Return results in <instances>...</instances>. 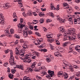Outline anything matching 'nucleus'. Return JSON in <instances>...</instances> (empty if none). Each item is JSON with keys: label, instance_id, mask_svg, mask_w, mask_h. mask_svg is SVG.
<instances>
[{"label": "nucleus", "instance_id": "nucleus-7", "mask_svg": "<svg viewBox=\"0 0 80 80\" xmlns=\"http://www.w3.org/2000/svg\"><path fill=\"white\" fill-rule=\"evenodd\" d=\"M77 19H74V20L75 24H77V23L78 24H80V17L77 18Z\"/></svg>", "mask_w": 80, "mask_h": 80}, {"label": "nucleus", "instance_id": "nucleus-47", "mask_svg": "<svg viewBox=\"0 0 80 80\" xmlns=\"http://www.w3.org/2000/svg\"><path fill=\"white\" fill-rule=\"evenodd\" d=\"M73 67L75 68H79L80 67L76 65H73Z\"/></svg>", "mask_w": 80, "mask_h": 80}, {"label": "nucleus", "instance_id": "nucleus-16", "mask_svg": "<svg viewBox=\"0 0 80 80\" xmlns=\"http://www.w3.org/2000/svg\"><path fill=\"white\" fill-rule=\"evenodd\" d=\"M64 64H65L67 66H69L70 68L72 67V65L70 64L67 61H66L65 62H63Z\"/></svg>", "mask_w": 80, "mask_h": 80}, {"label": "nucleus", "instance_id": "nucleus-25", "mask_svg": "<svg viewBox=\"0 0 80 80\" xmlns=\"http://www.w3.org/2000/svg\"><path fill=\"white\" fill-rule=\"evenodd\" d=\"M68 43V42H66L62 44V46H63V47H65Z\"/></svg>", "mask_w": 80, "mask_h": 80}, {"label": "nucleus", "instance_id": "nucleus-23", "mask_svg": "<svg viewBox=\"0 0 80 80\" xmlns=\"http://www.w3.org/2000/svg\"><path fill=\"white\" fill-rule=\"evenodd\" d=\"M41 76H44L45 74H46V72L44 71H42L41 72Z\"/></svg>", "mask_w": 80, "mask_h": 80}, {"label": "nucleus", "instance_id": "nucleus-34", "mask_svg": "<svg viewBox=\"0 0 80 80\" xmlns=\"http://www.w3.org/2000/svg\"><path fill=\"white\" fill-rule=\"evenodd\" d=\"M28 70L29 72H32L33 71V69L30 68H28Z\"/></svg>", "mask_w": 80, "mask_h": 80}, {"label": "nucleus", "instance_id": "nucleus-21", "mask_svg": "<svg viewBox=\"0 0 80 80\" xmlns=\"http://www.w3.org/2000/svg\"><path fill=\"white\" fill-rule=\"evenodd\" d=\"M63 6L65 7L64 8H68V4L67 3H64L63 4Z\"/></svg>", "mask_w": 80, "mask_h": 80}, {"label": "nucleus", "instance_id": "nucleus-52", "mask_svg": "<svg viewBox=\"0 0 80 80\" xmlns=\"http://www.w3.org/2000/svg\"><path fill=\"white\" fill-rule=\"evenodd\" d=\"M28 32L29 35H31V34H32V31H31V30H29V31L28 30Z\"/></svg>", "mask_w": 80, "mask_h": 80}, {"label": "nucleus", "instance_id": "nucleus-39", "mask_svg": "<svg viewBox=\"0 0 80 80\" xmlns=\"http://www.w3.org/2000/svg\"><path fill=\"white\" fill-rule=\"evenodd\" d=\"M80 48V46H79L78 45L75 47V49L76 50H78Z\"/></svg>", "mask_w": 80, "mask_h": 80}, {"label": "nucleus", "instance_id": "nucleus-56", "mask_svg": "<svg viewBox=\"0 0 80 80\" xmlns=\"http://www.w3.org/2000/svg\"><path fill=\"white\" fill-rule=\"evenodd\" d=\"M63 35H64V36H66V35H67V34H69V33H67V30H66V32H63Z\"/></svg>", "mask_w": 80, "mask_h": 80}, {"label": "nucleus", "instance_id": "nucleus-20", "mask_svg": "<svg viewBox=\"0 0 80 80\" xmlns=\"http://www.w3.org/2000/svg\"><path fill=\"white\" fill-rule=\"evenodd\" d=\"M19 26H18V27L19 28H23V27H25V25L24 24L20 25V24H19Z\"/></svg>", "mask_w": 80, "mask_h": 80}, {"label": "nucleus", "instance_id": "nucleus-14", "mask_svg": "<svg viewBox=\"0 0 80 80\" xmlns=\"http://www.w3.org/2000/svg\"><path fill=\"white\" fill-rule=\"evenodd\" d=\"M63 77L65 79L67 80V78L68 77V75L67 73L66 72H64L63 73Z\"/></svg>", "mask_w": 80, "mask_h": 80}, {"label": "nucleus", "instance_id": "nucleus-8", "mask_svg": "<svg viewBox=\"0 0 80 80\" xmlns=\"http://www.w3.org/2000/svg\"><path fill=\"white\" fill-rule=\"evenodd\" d=\"M30 55L28 54L26 55V57L24 58V59L23 60V62L26 63V62H27V61L30 59Z\"/></svg>", "mask_w": 80, "mask_h": 80}, {"label": "nucleus", "instance_id": "nucleus-37", "mask_svg": "<svg viewBox=\"0 0 80 80\" xmlns=\"http://www.w3.org/2000/svg\"><path fill=\"white\" fill-rule=\"evenodd\" d=\"M38 22V21L37 20H34L32 21V23L34 24H37Z\"/></svg>", "mask_w": 80, "mask_h": 80}, {"label": "nucleus", "instance_id": "nucleus-50", "mask_svg": "<svg viewBox=\"0 0 80 80\" xmlns=\"http://www.w3.org/2000/svg\"><path fill=\"white\" fill-rule=\"evenodd\" d=\"M35 33L36 35H37V36H38L39 37H40L41 35L40 33H39V32H36Z\"/></svg>", "mask_w": 80, "mask_h": 80}, {"label": "nucleus", "instance_id": "nucleus-43", "mask_svg": "<svg viewBox=\"0 0 80 80\" xmlns=\"http://www.w3.org/2000/svg\"><path fill=\"white\" fill-rule=\"evenodd\" d=\"M16 71V70L14 69H12L11 70V72L12 73H15V72Z\"/></svg>", "mask_w": 80, "mask_h": 80}, {"label": "nucleus", "instance_id": "nucleus-24", "mask_svg": "<svg viewBox=\"0 0 80 80\" xmlns=\"http://www.w3.org/2000/svg\"><path fill=\"white\" fill-rule=\"evenodd\" d=\"M37 64V62H34L32 64V65L31 67L32 68H33V67H35V65H36Z\"/></svg>", "mask_w": 80, "mask_h": 80}, {"label": "nucleus", "instance_id": "nucleus-12", "mask_svg": "<svg viewBox=\"0 0 80 80\" xmlns=\"http://www.w3.org/2000/svg\"><path fill=\"white\" fill-rule=\"evenodd\" d=\"M48 72L50 75V77H52L54 76V72L51 71H48Z\"/></svg>", "mask_w": 80, "mask_h": 80}, {"label": "nucleus", "instance_id": "nucleus-31", "mask_svg": "<svg viewBox=\"0 0 80 80\" xmlns=\"http://www.w3.org/2000/svg\"><path fill=\"white\" fill-rule=\"evenodd\" d=\"M14 29H10V32L11 34H13L14 33Z\"/></svg>", "mask_w": 80, "mask_h": 80}, {"label": "nucleus", "instance_id": "nucleus-36", "mask_svg": "<svg viewBox=\"0 0 80 80\" xmlns=\"http://www.w3.org/2000/svg\"><path fill=\"white\" fill-rule=\"evenodd\" d=\"M55 43L57 45H59L60 44V42L58 40H56Z\"/></svg>", "mask_w": 80, "mask_h": 80}, {"label": "nucleus", "instance_id": "nucleus-53", "mask_svg": "<svg viewBox=\"0 0 80 80\" xmlns=\"http://www.w3.org/2000/svg\"><path fill=\"white\" fill-rule=\"evenodd\" d=\"M52 22V20L49 19H48L46 21V23H48L49 22Z\"/></svg>", "mask_w": 80, "mask_h": 80}, {"label": "nucleus", "instance_id": "nucleus-17", "mask_svg": "<svg viewBox=\"0 0 80 80\" xmlns=\"http://www.w3.org/2000/svg\"><path fill=\"white\" fill-rule=\"evenodd\" d=\"M50 7L51 10H55V7H54L53 3H51Z\"/></svg>", "mask_w": 80, "mask_h": 80}, {"label": "nucleus", "instance_id": "nucleus-58", "mask_svg": "<svg viewBox=\"0 0 80 80\" xmlns=\"http://www.w3.org/2000/svg\"><path fill=\"white\" fill-rule=\"evenodd\" d=\"M46 78H47L48 79H50L51 78V77H50V76H49L48 75H47L46 76Z\"/></svg>", "mask_w": 80, "mask_h": 80}, {"label": "nucleus", "instance_id": "nucleus-4", "mask_svg": "<svg viewBox=\"0 0 80 80\" xmlns=\"http://www.w3.org/2000/svg\"><path fill=\"white\" fill-rule=\"evenodd\" d=\"M56 17L57 20L59 21L61 23H64V22H65V19L60 18L58 15H57Z\"/></svg>", "mask_w": 80, "mask_h": 80}, {"label": "nucleus", "instance_id": "nucleus-1", "mask_svg": "<svg viewBox=\"0 0 80 80\" xmlns=\"http://www.w3.org/2000/svg\"><path fill=\"white\" fill-rule=\"evenodd\" d=\"M28 48V47L26 44H24L22 46V49L20 50V53L19 55V57L20 58V59L21 60H24L25 58V57L24 56V54L25 53V51L27 50Z\"/></svg>", "mask_w": 80, "mask_h": 80}, {"label": "nucleus", "instance_id": "nucleus-35", "mask_svg": "<svg viewBox=\"0 0 80 80\" xmlns=\"http://www.w3.org/2000/svg\"><path fill=\"white\" fill-rule=\"evenodd\" d=\"M46 36L47 37V38H52L51 35L48 34L46 35Z\"/></svg>", "mask_w": 80, "mask_h": 80}, {"label": "nucleus", "instance_id": "nucleus-18", "mask_svg": "<svg viewBox=\"0 0 80 80\" xmlns=\"http://www.w3.org/2000/svg\"><path fill=\"white\" fill-rule=\"evenodd\" d=\"M69 19L68 21L69 24L70 25H72L73 24V21H72V18H68Z\"/></svg>", "mask_w": 80, "mask_h": 80}, {"label": "nucleus", "instance_id": "nucleus-13", "mask_svg": "<svg viewBox=\"0 0 80 80\" xmlns=\"http://www.w3.org/2000/svg\"><path fill=\"white\" fill-rule=\"evenodd\" d=\"M12 34L11 33H10L9 32H8V31H6V35L9 37V38H10V37H12Z\"/></svg>", "mask_w": 80, "mask_h": 80}, {"label": "nucleus", "instance_id": "nucleus-38", "mask_svg": "<svg viewBox=\"0 0 80 80\" xmlns=\"http://www.w3.org/2000/svg\"><path fill=\"white\" fill-rule=\"evenodd\" d=\"M12 50H10L9 49H7V50H5L4 51V52L5 53H8V52H10V51H11Z\"/></svg>", "mask_w": 80, "mask_h": 80}, {"label": "nucleus", "instance_id": "nucleus-15", "mask_svg": "<svg viewBox=\"0 0 80 80\" xmlns=\"http://www.w3.org/2000/svg\"><path fill=\"white\" fill-rule=\"evenodd\" d=\"M16 67L18 68H20L22 70H23V66L22 65H17Z\"/></svg>", "mask_w": 80, "mask_h": 80}, {"label": "nucleus", "instance_id": "nucleus-6", "mask_svg": "<svg viewBox=\"0 0 80 80\" xmlns=\"http://www.w3.org/2000/svg\"><path fill=\"white\" fill-rule=\"evenodd\" d=\"M3 6L5 8V9H8V8H10L11 7V5H10V4L8 3L6 4H4L3 5Z\"/></svg>", "mask_w": 80, "mask_h": 80}, {"label": "nucleus", "instance_id": "nucleus-62", "mask_svg": "<svg viewBox=\"0 0 80 80\" xmlns=\"http://www.w3.org/2000/svg\"><path fill=\"white\" fill-rule=\"evenodd\" d=\"M29 28L31 30H33V26H32V25H31V26H29Z\"/></svg>", "mask_w": 80, "mask_h": 80}, {"label": "nucleus", "instance_id": "nucleus-60", "mask_svg": "<svg viewBox=\"0 0 80 80\" xmlns=\"http://www.w3.org/2000/svg\"><path fill=\"white\" fill-rule=\"evenodd\" d=\"M49 15L52 18L54 17V15L53 14V13L52 12Z\"/></svg>", "mask_w": 80, "mask_h": 80}, {"label": "nucleus", "instance_id": "nucleus-22", "mask_svg": "<svg viewBox=\"0 0 80 80\" xmlns=\"http://www.w3.org/2000/svg\"><path fill=\"white\" fill-rule=\"evenodd\" d=\"M17 2H18V4L19 5H20V6L21 7H22L23 5H22V3H21L22 2V0H17Z\"/></svg>", "mask_w": 80, "mask_h": 80}, {"label": "nucleus", "instance_id": "nucleus-30", "mask_svg": "<svg viewBox=\"0 0 80 80\" xmlns=\"http://www.w3.org/2000/svg\"><path fill=\"white\" fill-rule=\"evenodd\" d=\"M37 42L38 43H35V44L36 45H39V44H40V43H41L40 41L39 40H37Z\"/></svg>", "mask_w": 80, "mask_h": 80}, {"label": "nucleus", "instance_id": "nucleus-40", "mask_svg": "<svg viewBox=\"0 0 80 80\" xmlns=\"http://www.w3.org/2000/svg\"><path fill=\"white\" fill-rule=\"evenodd\" d=\"M9 77L10 79H13V76L12 74H10L9 76Z\"/></svg>", "mask_w": 80, "mask_h": 80}, {"label": "nucleus", "instance_id": "nucleus-51", "mask_svg": "<svg viewBox=\"0 0 80 80\" xmlns=\"http://www.w3.org/2000/svg\"><path fill=\"white\" fill-rule=\"evenodd\" d=\"M50 47L51 48V50H53V49H54V48H53V46L51 44H50Z\"/></svg>", "mask_w": 80, "mask_h": 80}, {"label": "nucleus", "instance_id": "nucleus-27", "mask_svg": "<svg viewBox=\"0 0 80 80\" xmlns=\"http://www.w3.org/2000/svg\"><path fill=\"white\" fill-rule=\"evenodd\" d=\"M36 77L38 80H42V77L38 76V75H36Z\"/></svg>", "mask_w": 80, "mask_h": 80}, {"label": "nucleus", "instance_id": "nucleus-26", "mask_svg": "<svg viewBox=\"0 0 80 80\" xmlns=\"http://www.w3.org/2000/svg\"><path fill=\"white\" fill-rule=\"evenodd\" d=\"M36 58L37 56L35 55V54L32 55V59H35V58Z\"/></svg>", "mask_w": 80, "mask_h": 80}, {"label": "nucleus", "instance_id": "nucleus-48", "mask_svg": "<svg viewBox=\"0 0 80 80\" xmlns=\"http://www.w3.org/2000/svg\"><path fill=\"white\" fill-rule=\"evenodd\" d=\"M18 40H17L16 41L14 44L13 45V46H15V45H17V44H18Z\"/></svg>", "mask_w": 80, "mask_h": 80}, {"label": "nucleus", "instance_id": "nucleus-42", "mask_svg": "<svg viewBox=\"0 0 80 80\" xmlns=\"http://www.w3.org/2000/svg\"><path fill=\"white\" fill-rule=\"evenodd\" d=\"M3 14L2 13H0V18L1 19H3Z\"/></svg>", "mask_w": 80, "mask_h": 80}, {"label": "nucleus", "instance_id": "nucleus-57", "mask_svg": "<svg viewBox=\"0 0 80 80\" xmlns=\"http://www.w3.org/2000/svg\"><path fill=\"white\" fill-rule=\"evenodd\" d=\"M14 37H15V38H20V36H18V35L16 34L14 35Z\"/></svg>", "mask_w": 80, "mask_h": 80}, {"label": "nucleus", "instance_id": "nucleus-64", "mask_svg": "<svg viewBox=\"0 0 80 80\" xmlns=\"http://www.w3.org/2000/svg\"><path fill=\"white\" fill-rule=\"evenodd\" d=\"M77 37L79 39H80V33L77 35Z\"/></svg>", "mask_w": 80, "mask_h": 80}, {"label": "nucleus", "instance_id": "nucleus-46", "mask_svg": "<svg viewBox=\"0 0 80 80\" xmlns=\"http://www.w3.org/2000/svg\"><path fill=\"white\" fill-rule=\"evenodd\" d=\"M69 70H70L71 72H74V70H73V68H72V67H69Z\"/></svg>", "mask_w": 80, "mask_h": 80}, {"label": "nucleus", "instance_id": "nucleus-29", "mask_svg": "<svg viewBox=\"0 0 80 80\" xmlns=\"http://www.w3.org/2000/svg\"><path fill=\"white\" fill-rule=\"evenodd\" d=\"M34 54L35 55H36V56H37L38 57L40 56V53H39L38 52H35Z\"/></svg>", "mask_w": 80, "mask_h": 80}, {"label": "nucleus", "instance_id": "nucleus-49", "mask_svg": "<svg viewBox=\"0 0 80 80\" xmlns=\"http://www.w3.org/2000/svg\"><path fill=\"white\" fill-rule=\"evenodd\" d=\"M43 68H45V66H42L39 68V69L40 70H42V69H43Z\"/></svg>", "mask_w": 80, "mask_h": 80}, {"label": "nucleus", "instance_id": "nucleus-44", "mask_svg": "<svg viewBox=\"0 0 80 80\" xmlns=\"http://www.w3.org/2000/svg\"><path fill=\"white\" fill-rule=\"evenodd\" d=\"M43 20H44V19L43 18L39 20V22H40V23H43L44 22Z\"/></svg>", "mask_w": 80, "mask_h": 80}, {"label": "nucleus", "instance_id": "nucleus-63", "mask_svg": "<svg viewBox=\"0 0 80 80\" xmlns=\"http://www.w3.org/2000/svg\"><path fill=\"white\" fill-rule=\"evenodd\" d=\"M41 52H47V49H42L41 50Z\"/></svg>", "mask_w": 80, "mask_h": 80}, {"label": "nucleus", "instance_id": "nucleus-55", "mask_svg": "<svg viewBox=\"0 0 80 80\" xmlns=\"http://www.w3.org/2000/svg\"><path fill=\"white\" fill-rule=\"evenodd\" d=\"M13 18H17V15H16V13L15 12H14L13 13Z\"/></svg>", "mask_w": 80, "mask_h": 80}, {"label": "nucleus", "instance_id": "nucleus-61", "mask_svg": "<svg viewBox=\"0 0 80 80\" xmlns=\"http://www.w3.org/2000/svg\"><path fill=\"white\" fill-rule=\"evenodd\" d=\"M31 62H32V60L30 58L26 61V62H27L28 63H30Z\"/></svg>", "mask_w": 80, "mask_h": 80}, {"label": "nucleus", "instance_id": "nucleus-5", "mask_svg": "<svg viewBox=\"0 0 80 80\" xmlns=\"http://www.w3.org/2000/svg\"><path fill=\"white\" fill-rule=\"evenodd\" d=\"M49 57H48V58H47L46 59V62L48 63L50 62L51 60H53V56L51 55H49Z\"/></svg>", "mask_w": 80, "mask_h": 80}, {"label": "nucleus", "instance_id": "nucleus-45", "mask_svg": "<svg viewBox=\"0 0 80 80\" xmlns=\"http://www.w3.org/2000/svg\"><path fill=\"white\" fill-rule=\"evenodd\" d=\"M67 9L69 10V11H70L71 12H72L73 11V9L72 7H70L69 8H67Z\"/></svg>", "mask_w": 80, "mask_h": 80}, {"label": "nucleus", "instance_id": "nucleus-59", "mask_svg": "<svg viewBox=\"0 0 80 80\" xmlns=\"http://www.w3.org/2000/svg\"><path fill=\"white\" fill-rule=\"evenodd\" d=\"M76 75L77 77H80V72H76Z\"/></svg>", "mask_w": 80, "mask_h": 80}, {"label": "nucleus", "instance_id": "nucleus-54", "mask_svg": "<svg viewBox=\"0 0 80 80\" xmlns=\"http://www.w3.org/2000/svg\"><path fill=\"white\" fill-rule=\"evenodd\" d=\"M23 19L22 18H20V23H23Z\"/></svg>", "mask_w": 80, "mask_h": 80}, {"label": "nucleus", "instance_id": "nucleus-33", "mask_svg": "<svg viewBox=\"0 0 80 80\" xmlns=\"http://www.w3.org/2000/svg\"><path fill=\"white\" fill-rule=\"evenodd\" d=\"M28 15L29 16H31L32 15V11L29 10L28 11Z\"/></svg>", "mask_w": 80, "mask_h": 80}, {"label": "nucleus", "instance_id": "nucleus-10", "mask_svg": "<svg viewBox=\"0 0 80 80\" xmlns=\"http://www.w3.org/2000/svg\"><path fill=\"white\" fill-rule=\"evenodd\" d=\"M59 32H66V30L65 29L64 27H61L59 28Z\"/></svg>", "mask_w": 80, "mask_h": 80}, {"label": "nucleus", "instance_id": "nucleus-2", "mask_svg": "<svg viewBox=\"0 0 80 80\" xmlns=\"http://www.w3.org/2000/svg\"><path fill=\"white\" fill-rule=\"evenodd\" d=\"M13 53L12 50L10 51V57L11 59L9 60V62L11 65H14L16 64V62H14V57L13 56Z\"/></svg>", "mask_w": 80, "mask_h": 80}, {"label": "nucleus", "instance_id": "nucleus-3", "mask_svg": "<svg viewBox=\"0 0 80 80\" xmlns=\"http://www.w3.org/2000/svg\"><path fill=\"white\" fill-rule=\"evenodd\" d=\"M23 30V36L24 37H28V29L27 28H24Z\"/></svg>", "mask_w": 80, "mask_h": 80}, {"label": "nucleus", "instance_id": "nucleus-28", "mask_svg": "<svg viewBox=\"0 0 80 80\" xmlns=\"http://www.w3.org/2000/svg\"><path fill=\"white\" fill-rule=\"evenodd\" d=\"M48 42H50V43H52L53 42V40L52 39H49L47 40Z\"/></svg>", "mask_w": 80, "mask_h": 80}, {"label": "nucleus", "instance_id": "nucleus-32", "mask_svg": "<svg viewBox=\"0 0 80 80\" xmlns=\"http://www.w3.org/2000/svg\"><path fill=\"white\" fill-rule=\"evenodd\" d=\"M38 15L40 17H42V16H43V15H44L45 14L41 12L39 13Z\"/></svg>", "mask_w": 80, "mask_h": 80}, {"label": "nucleus", "instance_id": "nucleus-9", "mask_svg": "<svg viewBox=\"0 0 80 80\" xmlns=\"http://www.w3.org/2000/svg\"><path fill=\"white\" fill-rule=\"evenodd\" d=\"M70 33H69V35H74L75 32V29L72 28H71L69 30Z\"/></svg>", "mask_w": 80, "mask_h": 80}, {"label": "nucleus", "instance_id": "nucleus-41", "mask_svg": "<svg viewBox=\"0 0 80 80\" xmlns=\"http://www.w3.org/2000/svg\"><path fill=\"white\" fill-rule=\"evenodd\" d=\"M71 39L72 40H75V39H77V37H76V36L73 35L72 36Z\"/></svg>", "mask_w": 80, "mask_h": 80}, {"label": "nucleus", "instance_id": "nucleus-11", "mask_svg": "<svg viewBox=\"0 0 80 80\" xmlns=\"http://www.w3.org/2000/svg\"><path fill=\"white\" fill-rule=\"evenodd\" d=\"M55 57H62V56L59 52H55L54 53Z\"/></svg>", "mask_w": 80, "mask_h": 80}, {"label": "nucleus", "instance_id": "nucleus-19", "mask_svg": "<svg viewBox=\"0 0 80 80\" xmlns=\"http://www.w3.org/2000/svg\"><path fill=\"white\" fill-rule=\"evenodd\" d=\"M63 72L62 71H60L58 72V76L59 77H60L61 75H63Z\"/></svg>", "mask_w": 80, "mask_h": 80}]
</instances>
